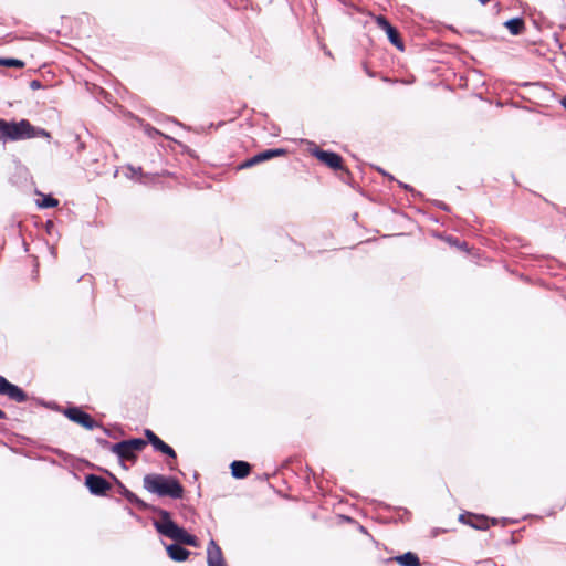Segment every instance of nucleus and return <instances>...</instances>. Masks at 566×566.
<instances>
[{
  "label": "nucleus",
  "mask_w": 566,
  "mask_h": 566,
  "mask_svg": "<svg viewBox=\"0 0 566 566\" xmlns=\"http://www.w3.org/2000/svg\"><path fill=\"white\" fill-rule=\"evenodd\" d=\"M51 138V134L41 127L33 126L28 119L6 120L0 118V142H19L32 138Z\"/></svg>",
  "instance_id": "obj_1"
},
{
  "label": "nucleus",
  "mask_w": 566,
  "mask_h": 566,
  "mask_svg": "<svg viewBox=\"0 0 566 566\" xmlns=\"http://www.w3.org/2000/svg\"><path fill=\"white\" fill-rule=\"evenodd\" d=\"M153 513L159 516V520L154 521V526L159 534L176 541L175 544L199 547L198 538L195 535L187 533L185 528L178 526L171 520V515L168 511L159 507H153Z\"/></svg>",
  "instance_id": "obj_2"
},
{
  "label": "nucleus",
  "mask_w": 566,
  "mask_h": 566,
  "mask_svg": "<svg viewBox=\"0 0 566 566\" xmlns=\"http://www.w3.org/2000/svg\"><path fill=\"white\" fill-rule=\"evenodd\" d=\"M144 488L158 496H168L174 500L181 499L184 488L178 480L163 474H146L143 480Z\"/></svg>",
  "instance_id": "obj_3"
},
{
  "label": "nucleus",
  "mask_w": 566,
  "mask_h": 566,
  "mask_svg": "<svg viewBox=\"0 0 566 566\" xmlns=\"http://www.w3.org/2000/svg\"><path fill=\"white\" fill-rule=\"evenodd\" d=\"M147 446V441L142 438H133L114 443L112 452L118 457L119 460L134 461L137 453L143 451Z\"/></svg>",
  "instance_id": "obj_4"
},
{
  "label": "nucleus",
  "mask_w": 566,
  "mask_h": 566,
  "mask_svg": "<svg viewBox=\"0 0 566 566\" xmlns=\"http://www.w3.org/2000/svg\"><path fill=\"white\" fill-rule=\"evenodd\" d=\"M63 413L71 421L78 423L85 429L92 430L94 428L101 427V424L97 421H95L91 415L83 411L78 407H69L64 409Z\"/></svg>",
  "instance_id": "obj_5"
},
{
  "label": "nucleus",
  "mask_w": 566,
  "mask_h": 566,
  "mask_svg": "<svg viewBox=\"0 0 566 566\" xmlns=\"http://www.w3.org/2000/svg\"><path fill=\"white\" fill-rule=\"evenodd\" d=\"M0 396H6L15 402H24L28 399L25 391L19 386L11 384L6 377L0 375Z\"/></svg>",
  "instance_id": "obj_6"
},
{
  "label": "nucleus",
  "mask_w": 566,
  "mask_h": 566,
  "mask_svg": "<svg viewBox=\"0 0 566 566\" xmlns=\"http://www.w3.org/2000/svg\"><path fill=\"white\" fill-rule=\"evenodd\" d=\"M285 154H286V150L284 148L265 149V150H263L261 153L255 154L251 158L244 160L240 165V168L241 169L250 168V167H252L254 165H258V164H261L263 161L270 160V159H272L274 157L283 156Z\"/></svg>",
  "instance_id": "obj_7"
},
{
  "label": "nucleus",
  "mask_w": 566,
  "mask_h": 566,
  "mask_svg": "<svg viewBox=\"0 0 566 566\" xmlns=\"http://www.w3.org/2000/svg\"><path fill=\"white\" fill-rule=\"evenodd\" d=\"M376 24L386 32L388 40L392 45H395L398 50L403 51L405 46L402 40L400 39L399 32L385 17L378 15L376 18Z\"/></svg>",
  "instance_id": "obj_8"
},
{
  "label": "nucleus",
  "mask_w": 566,
  "mask_h": 566,
  "mask_svg": "<svg viewBox=\"0 0 566 566\" xmlns=\"http://www.w3.org/2000/svg\"><path fill=\"white\" fill-rule=\"evenodd\" d=\"M85 485L94 495H105L111 489V483L103 476L96 474H88L85 476Z\"/></svg>",
  "instance_id": "obj_9"
},
{
  "label": "nucleus",
  "mask_w": 566,
  "mask_h": 566,
  "mask_svg": "<svg viewBox=\"0 0 566 566\" xmlns=\"http://www.w3.org/2000/svg\"><path fill=\"white\" fill-rule=\"evenodd\" d=\"M313 155L332 169H343V159L336 153L316 148Z\"/></svg>",
  "instance_id": "obj_10"
},
{
  "label": "nucleus",
  "mask_w": 566,
  "mask_h": 566,
  "mask_svg": "<svg viewBox=\"0 0 566 566\" xmlns=\"http://www.w3.org/2000/svg\"><path fill=\"white\" fill-rule=\"evenodd\" d=\"M208 566H227L222 551L214 539H211L207 546Z\"/></svg>",
  "instance_id": "obj_11"
},
{
  "label": "nucleus",
  "mask_w": 566,
  "mask_h": 566,
  "mask_svg": "<svg viewBox=\"0 0 566 566\" xmlns=\"http://www.w3.org/2000/svg\"><path fill=\"white\" fill-rule=\"evenodd\" d=\"M388 562H396L400 566H420V559L413 552H407L401 555L394 556Z\"/></svg>",
  "instance_id": "obj_12"
},
{
  "label": "nucleus",
  "mask_w": 566,
  "mask_h": 566,
  "mask_svg": "<svg viewBox=\"0 0 566 566\" xmlns=\"http://www.w3.org/2000/svg\"><path fill=\"white\" fill-rule=\"evenodd\" d=\"M166 551L168 556L175 562H184L190 555V552L179 544L167 545Z\"/></svg>",
  "instance_id": "obj_13"
},
{
  "label": "nucleus",
  "mask_w": 566,
  "mask_h": 566,
  "mask_svg": "<svg viewBox=\"0 0 566 566\" xmlns=\"http://www.w3.org/2000/svg\"><path fill=\"white\" fill-rule=\"evenodd\" d=\"M231 474L235 479H244L251 471V465L245 461H233L230 465Z\"/></svg>",
  "instance_id": "obj_14"
},
{
  "label": "nucleus",
  "mask_w": 566,
  "mask_h": 566,
  "mask_svg": "<svg viewBox=\"0 0 566 566\" xmlns=\"http://www.w3.org/2000/svg\"><path fill=\"white\" fill-rule=\"evenodd\" d=\"M504 27L512 35H520L525 30V22L523 18L516 17L504 22Z\"/></svg>",
  "instance_id": "obj_15"
},
{
  "label": "nucleus",
  "mask_w": 566,
  "mask_h": 566,
  "mask_svg": "<svg viewBox=\"0 0 566 566\" xmlns=\"http://www.w3.org/2000/svg\"><path fill=\"white\" fill-rule=\"evenodd\" d=\"M151 446L156 451H159L171 459L177 458L175 450L166 442H164L160 438H158V440H156L155 443H153Z\"/></svg>",
  "instance_id": "obj_16"
},
{
  "label": "nucleus",
  "mask_w": 566,
  "mask_h": 566,
  "mask_svg": "<svg viewBox=\"0 0 566 566\" xmlns=\"http://www.w3.org/2000/svg\"><path fill=\"white\" fill-rule=\"evenodd\" d=\"M471 517L476 518L478 522L473 523L471 521H467L465 520V515H463V514L460 515L459 520H460V522L469 524L472 527L478 528V530H485V528L489 527V523H488V520L485 517H483V516L478 517V516L470 515L469 518H471Z\"/></svg>",
  "instance_id": "obj_17"
},
{
  "label": "nucleus",
  "mask_w": 566,
  "mask_h": 566,
  "mask_svg": "<svg viewBox=\"0 0 566 566\" xmlns=\"http://www.w3.org/2000/svg\"><path fill=\"white\" fill-rule=\"evenodd\" d=\"M127 501L134 505H136L139 510L143 511H151L153 512V505L147 504L145 501L139 499L135 493L132 491L127 495Z\"/></svg>",
  "instance_id": "obj_18"
},
{
  "label": "nucleus",
  "mask_w": 566,
  "mask_h": 566,
  "mask_svg": "<svg viewBox=\"0 0 566 566\" xmlns=\"http://www.w3.org/2000/svg\"><path fill=\"white\" fill-rule=\"evenodd\" d=\"M59 205V200L48 195L44 196L41 201L38 202L40 208H54Z\"/></svg>",
  "instance_id": "obj_19"
},
{
  "label": "nucleus",
  "mask_w": 566,
  "mask_h": 566,
  "mask_svg": "<svg viewBox=\"0 0 566 566\" xmlns=\"http://www.w3.org/2000/svg\"><path fill=\"white\" fill-rule=\"evenodd\" d=\"M0 64L17 69H22L24 66V62L18 59H0Z\"/></svg>",
  "instance_id": "obj_20"
},
{
  "label": "nucleus",
  "mask_w": 566,
  "mask_h": 566,
  "mask_svg": "<svg viewBox=\"0 0 566 566\" xmlns=\"http://www.w3.org/2000/svg\"><path fill=\"white\" fill-rule=\"evenodd\" d=\"M114 480L117 484V492L124 497H127L130 491L119 480H117L116 478H114Z\"/></svg>",
  "instance_id": "obj_21"
},
{
  "label": "nucleus",
  "mask_w": 566,
  "mask_h": 566,
  "mask_svg": "<svg viewBox=\"0 0 566 566\" xmlns=\"http://www.w3.org/2000/svg\"><path fill=\"white\" fill-rule=\"evenodd\" d=\"M145 436L147 438V442H149L150 444L155 443L156 440H158V436H156L151 430L149 429H146L145 430Z\"/></svg>",
  "instance_id": "obj_22"
},
{
  "label": "nucleus",
  "mask_w": 566,
  "mask_h": 566,
  "mask_svg": "<svg viewBox=\"0 0 566 566\" xmlns=\"http://www.w3.org/2000/svg\"><path fill=\"white\" fill-rule=\"evenodd\" d=\"M97 443L104 448V449H108L111 452H112V447L114 446V443H111L108 440L106 439H102V438H98L97 439Z\"/></svg>",
  "instance_id": "obj_23"
},
{
  "label": "nucleus",
  "mask_w": 566,
  "mask_h": 566,
  "mask_svg": "<svg viewBox=\"0 0 566 566\" xmlns=\"http://www.w3.org/2000/svg\"><path fill=\"white\" fill-rule=\"evenodd\" d=\"M30 87H31L32 90H39V88H41V87H42V83H41L39 80H32V81L30 82Z\"/></svg>",
  "instance_id": "obj_24"
},
{
  "label": "nucleus",
  "mask_w": 566,
  "mask_h": 566,
  "mask_svg": "<svg viewBox=\"0 0 566 566\" xmlns=\"http://www.w3.org/2000/svg\"><path fill=\"white\" fill-rule=\"evenodd\" d=\"M74 140H75L76 143H78V146H77V148H78V151H82V150H84V148H85V145H84V143H82V142L80 140V137H78V135H75V136H74Z\"/></svg>",
  "instance_id": "obj_25"
},
{
  "label": "nucleus",
  "mask_w": 566,
  "mask_h": 566,
  "mask_svg": "<svg viewBox=\"0 0 566 566\" xmlns=\"http://www.w3.org/2000/svg\"><path fill=\"white\" fill-rule=\"evenodd\" d=\"M146 132L149 136L160 135V133L156 128H148L146 129Z\"/></svg>",
  "instance_id": "obj_26"
},
{
  "label": "nucleus",
  "mask_w": 566,
  "mask_h": 566,
  "mask_svg": "<svg viewBox=\"0 0 566 566\" xmlns=\"http://www.w3.org/2000/svg\"><path fill=\"white\" fill-rule=\"evenodd\" d=\"M130 171L133 172V176H135V175L143 176L140 167L136 168V169L135 168H130Z\"/></svg>",
  "instance_id": "obj_27"
},
{
  "label": "nucleus",
  "mask_w": 566,
  "mask_h": 566,
  "mask_svg": "<svg viewBox=\"0 0 566 566\" xmlns=\"http://www.w3.org/2000/svg\"><path fill=\"white\" fill-rule=\"evenodd\" d=\"M560 105L566 109V96L560 99Z\"/></svg>",
  "instance_id": "obj_28"
},
{
  "label": "nucleus",
  "mask_w": 566,
  "mask_h": 566,
  "mask_svg": "<svg viewBox=\"0 0 566 566\" xmlns=\"http://www.w3.org/2000/svg\"><path fill=\"white\" fill-rule=\"evenodd\" d=\"M7 415L3 410L0 409V419H6Z\"/></svg>",
  "instance_id": "obj_29"
},
{
  "label": "nucleus",
  "mask_w": 566,
  "mask_h": 566,
  "mask_svg": "<svg viewBox=\"0 0 566 566\" xmlns=\"http://www.w3.org/2000/svg\"><path fill=\"white\" fill-rule=\"evenodd\" d=\"M399 186H400V187H403V188H406V189H410V190H411V188H410L408 185L402 184L401 181H399Z\"/></svg>",
  "instance_id": "obj_30"
},
{
  "label": "nucleus",
  "mask_w": 566,
  "mask_h": 566,
  "mask_svg": "<svg viewBox=\"0 0 566 566\" xmlns=\"http://www.w3.org/2000/svg\"><path fill=\"white\" fill-rule=\"evenodd\" d=\"M481 4H486L490 0H478Z\"/></svg>",
  "instance_id": "obj_31"
}]
</instances>
